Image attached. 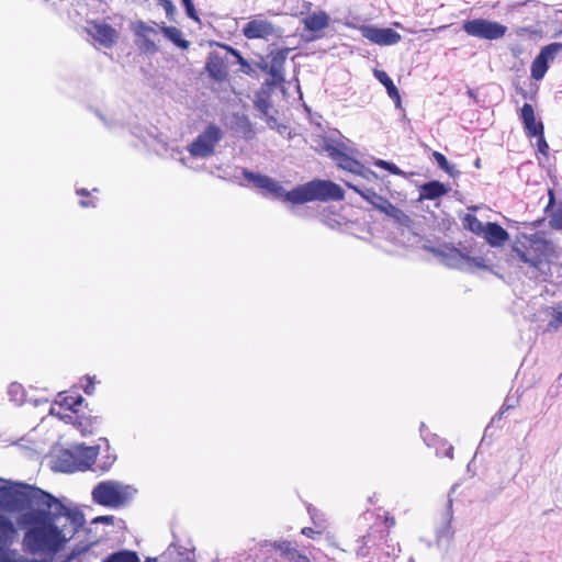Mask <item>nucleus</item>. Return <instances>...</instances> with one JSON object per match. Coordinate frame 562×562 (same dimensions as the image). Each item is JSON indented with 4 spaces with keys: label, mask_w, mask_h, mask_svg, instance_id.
Returning a JSON list of instances; mask_svg holds the SVG:
<instances>
[{
    "label": "nucleus",
    "mask_w": 562,
    "mask_h": 562,
    "mask_svg": "<svg viewBox=\"0 0 562 562\" xmlns=\"http://www.w3.org/2000/svg\"><path fill=\"white\" fill-rule=\"evenodd\" d=\"M301 533L308 538H314L315 535L319 533V531L314 530L312 527H304L302 528Z\"/></svg>",
    "instance_id": "obj_40"
},
{
    "label": "nucleus",
    "mask_w": 562,
    "mask_h": 562,
    "mask_svg": "<svg viewBox=\"0 0 562 562\" xmlns=\"http://www.w3.org/2000/svg\"><path fill=\"white\" fill-rule=\"evenodd\" d=\"M344 190L330 180H312L297 186L284 195V200L293 204H303L312 201H341Z\"/></svg>",
    "instance_id": "obj_2"
},
{
    "label": "nucleus",
    "mask_w": 562,
    "mask_h": 562,
    "mask_svg": "<svg viewBox=\"0 0 562 562\" xmlns=\"http://www.w3.org/2000/svg\"><path fill=\"white\" fill-rule=\"evenodd\" d=\"M87 31L94 41L106 48L114 46L119 40V32L104 22L90 21Z\"/></svg>",
    "instance_id": "obj_12"
},
{
    "label": "nucleus",
    "mask_w": 562,
    "mask_h": 562,
    "mask_svg": "<svg viewBox=\"0 0 562 562\" xmlns=\"http://www.w3.org/2000/svg\"><path fill=\"white\" fill-rule=\"evenodd\" d=\"M448 192L449 188L446 184L440 181L432 180L420 186L418 200H436L446 195Z\"/></svg>",
    "instance_id": "obj_17"
},
{
    "label": "nucleus",
    "mask_w": 562,
    "mask_h": 562,
    "mask_svg": "<svg viewBox=\"0 0 562 562\" xmlns=\"http://www.w3.org/2000/svg\"><path fill=\"white\" fill-rule=\"evenodd\" d=\"M324 150L328 154V156L333 159V160H337L339 159V156L345 151L340 148L339 145H336V144H333V143H326L324 145Z\"/></svg>",
    "instance_id": "obj_34"
},
{
    "label": "nucleus",
    "mask_w": 562,
    "mask_h": 562,
    "mask_svg": "<svg viewBox=\"0 0 562 562\" xmlns=\"http://www.w3.org/2000/svg\"><path fill=\"white\" fill-rule=\"evenodd\" d=\"M224 48L227 49V52H229L233 56H235L241 66H248L247 60L241 56V54L237 49L228 45H224Z\"/></svg>",
    "instance_id": "obj_39"
},
{
    "label": "nucleus",
    "mask_w": 562,
    "mask_h": 562,
    "mask_svg": "<svg viewBox=\"0 0 562 562\" xmlns=\"http://www.w3.org/2000/svg\"><path fill=\"white\" fill-rule=\"evenodd\" d=\"M243 175L245 179L252 182L257 188L266 191L267 193L271 194L274 198L284 200V195L288 192H284L282 186L274 179L248 170H245Z\"/></svg>",
    "instance_id": "obj_13"
},
{
    "label": "nucleus",
    "mask_w": 562,
    "mask_h": 562,
    "mask_svg": "<svg viewBox=\"0 0 562 562\" xmlns=\"http://www.w3.org/2000/svg\"><path fill=\"white\" fill-rule=\"evenodd\" d=\"M16 493L30 505L44 506L47 509L52 508L54 504L59 503L52 494L29 484H20Z\"/></svg>",
    "instance_id": "obj_10"
},
{
    "label": "nucleus",
    "mask_w": 562,
    "mask_h": 562,
    "mask_svg": "<svg viewBox=\"0 0 562 562\" xmlns=\"http://www.w3.org/2000/svg\"><path fill=\"white\" fill-rule=\"evenodd\" d=\"M223 132L215 124H210L198 135V137L188 146V151L192 157H210L214 154L216 144L222 139Z\"/></svg>",
    "instance_id": "obj_4"
},
{
    "label": "nucleus",
    "mask_w": 562,
    "mask_h": 562,
    "mask_svg": "<svg viewBox=\"0 0 562 562\" xmlns=\"http://www.w3.org/2000/svg\"><path fill=\"white\" fill-rule=\"evenodd\" d=\"M520 120L524 124L527 136L537 138L538 151L547 156L549 153V145L544 138V126L542 122L536 120L535 110L530 103H525L520 109Z\"/></svg>",
    "instance_id": "obj_6"
},
{
    "label": "nucleus",
    "mask_w": 562,
    "mask_h": 562,
    "mask_svg": "<svg viewBox=\"0 0 562 562\" xmlns=\"http://www.w3.org/2000/svg\"><path fill=\"white\" fill-rule=\"evenodd\" d=\"M351 189H353L363 200L369 202L375 210L379 212L389 201L386 198L378 194L373 190H360L357 187L348 184Z\"/></svg>",
    "instance_id": "obj_23"
},
{
    "label": "nucleus",
    "mask_w": 562,
    "mask_h": 562,
    "mask_svg": "<svg viewBox=\"0 0 562 562\" xmlns=\"http://www.w3.org/2000/svg\"><path fill=\"white\" fill-rule=\"evenodd\" d=\"M184 9H186V13L187 15L193 20L194 22H200V18H199V14L194 8V4H193V1L192 0H187L186 2H182Z\"/></svg>",
    "instance_id": "obj_35"
},
{
    "label": "nucleus",
    "mask_w": 562,
    "mask_h": 562,
    "mask_svg": "<svg viewBox=\"0 0 562 562\" xmlns=\"http://www.w3.org/2000/svg\"><path fill=\"white\" fill-rule=\"evenodd\" d=\"M205 69L210 77L222 82L227 79L226 57L221 56L217 52H211L207 56Z\"/></svg>",
    "instance_id": "obj_15"
},
{
    "label": "nucleus",
    "mask_w": 562,
    "mask_h": 562,
    "mask_svg": "<svg viewBox=\"0 0 562 562\" xmlns=\"http://www.w3.org/2000/svg\"><path fill=\"white\" fill-rule=\"evenodd\" d=\"M434 159L437 161L438 166L449 175H452V167L447 160L446 156L439 151L432 153Z\"/></svg>",
    "instance_id": "obj_33"
},
{
    "label": "nucleus",
    "mask_w": 562,
    "mask_h": 562,
    "mask_svg": "<svg viewBox=\"0 0 562 562\" xmlns=\"http://www.w3.org/2000/svg\"><path fill=\"white\" fill-rule=\"evenodd\" d=\"M103 562H140L134 551L122 550L110 554Z\"/></svg>",
    "instance_id": "obj_30"
},
{
    "label": "nucleus",
    "mask_w": 562,
    "mask_h": 562,
    "mask_svg": "<svg viewBox=\"0 0 562 562\" xmlns=\"http://www.w3.org/2000/svg\"><path fill=\"white\" fill-rule=\"evenodd\" d=\"M360 32L364 38L380 46L394 45L402 40L401 34L390 27L380 29L375 26L363 25L360 27Z\"/></svg>",
    "instance_id": "obj_11"
},
{
    "label": "nucleus",
    "mask_w": 562,
    "mask_h": 562,
    "mask_svg": "<svg viewBox=\"0 0 562 562\" xmlns=\"http://www.w3.org/2000/svg\"><path fill=\"white\" fill-rule=\"evenodd\" d=\"M83 380L86 381V384L82 385L85 393L88 394V395L93 394V392H94V378L86 375L83 378Z\"/></svg>",
    "instance_id": "obj_38"
},
{
    "label": "nucleus",
    "mask_w": 562,
    "mask_h": 562,
    "mask_svg": "<svg viewBox=\"0 0 562 562\" xmlns=\"http://www.w3.org/2000/svg\"><path fill=\"white\" fill-rule=\"evenodd\" d=\"M182 2H186L187 0H181Z\"/></svg>",
    "instance_id": "obj_47"
},
{
    "label": "nucleus",
    "mask_w": 562,
    "mask_h": 562,
    "mask_svg": "<svg viewBox=\"0 0 562 562\" xmlns=\"http://www.w3.org/2000/svg\"><path fill=\"white\" fill-rule=\"evenodd\" d=\"M336 162L339 168L357 175H360L363 169V165L346 151L339 156Z\"/></svg>",
    "instance_id": "obj_25"
},
{
    "label": "nucleus",
    "mask_w": 562,
    "mask_h": 562,
    "mask_svg": "<svg viewBox=\"0 0 562 562\" xmlns=\"http://www.w3.org/2000/svg\"><path fill=\"white\" fill-rule=\"evenodd\" d=\"M80 204H81L83 207H87V206L92 205V203H91L90 201H88V200H82V201L80 202Z\"/></svg>",
    "instance_id": "obj_44"
},
{
    "label": "nucleus",
    "mask_w": 562,
    "mask_h": 562,
    "mask_svg": "<svg viewBox=\"0 0 562 562\" xmlns=\"http://www.w3.org/2000/svg\"><path fill=\"white\" fill-rule=\"evenodd\" d=\"M555 319L558 323L562 324V312H559L557 315H555Z\"/></svg>",
    "instance_id": "obj_45"
},
{
    "label": "nucleus",
    "mask_w": 562,
    "mask_h": 562,
    "mask_svg": "<svg viewBox=\"0 0 562 562\" xmlns=\"http://www.w3.org/2000/svg\"><path fill=\"white\" fill-rule=\"evenodd\" d=\"M133 33L136 37L135 43L138 48L145 53H156L158 50L155 42L149 37L156 34V30L145 23L144 21H136L132 26Z\"/></svg>",
    "instance_id": "obj_14"
},
{
    "label": "nucleus",
    "mask_w": 562,
    "mask_h": 562,
    "mask_svg": "<svg viewBox=\"0 0 562 562\" xmlns=\"http://www.w3.org/2000/svg\"><path fill=\"white\" fill-rule=\"evenodd\" d=\"M482 236L492 247H502L509 239L508 232L495 222H488L485 224V229Z\"/></svg>",
    "instance_id": "obj_16"
},
{
    "label": "nucleus",
    "mask_w": 562,
    "mask_h": 562,
    "mask_svg": "<svg viewBox=\"0 0 562 562\" xmlns=\"http://www.w3.org/2000/svg\"><path fill=\"white\" fill-rule=\"evenodd\" d=\"M447 27V25H441V26H438L437 29H425L423 30L422 32L423 33H436L437 31H441V30H445Z\"/></svg>",
    "instance_id": "obj_43"
},
{
    "label": "nucleus",
    "mask_w": 562,
    "mask_h": 562,
    "mask_svg": "<svg viewBox=\"0 0 562 562\" xmlns=\"http://www.w3.org/2000/svg\"><path fill=\"white\" fill-rule=\"evenodd\" d=\"M462 224L465 229L477 236H482L485 229V225L473 214H465Z\"/></svg>",
    "instance_id": "obj_28"
},
{
    "label": "nucleus",
    "mask_w": 562,
    "mask_h": 562,
    "mask_svg": "<svg viewBox=\"0 0 562 562\" xmlns=\"http://www.w3.org/2000/svg\"><path fill=\"white\" fill-rule=\"evenodd\" d=\"M160 30L164 35L171 41L176 46L187 49L190 46V42L182 37V32L176 26H167L165 23L160 25Z\"/></svg>",
    "instance_id": "obj_24"
},
{
    "label": "nucleus",
    "mask_w": 562,
    "mask_h": 562,
    "mask_svg": "<svg viewBox=\"0 0 562 562\" xmlns=\"http://www.w3.org/2000/svg\"><path fill=\"white\" fill-rule=\"evenodd\" d=\"M443 454H445L447 458L452 459V458H453V447L449 445V446L445 449Z\"/></svg>",
    "instance_id": "obj_42"
},
{
    "label": "nucleus",
    "mask_w": 562,
    "mask_h": 562,
    "mask_svg": "<svg viewBox=\"0 0 562 562\" xmlns=\"http://www.w3.org/2000/svg\"><path fill=\"white\" fill-rule=\"evenodd\" d=\"M241 33L249 41H269L278 35V29L261 14H257L243 26Z\"/></svg>",
    "instance_id": "obj_7"
},
{
    "label": "nucleus",
    "mask_w": 562,
    "mask_h": 562,
    "mask_svg": "<svg viewBox=\"0 0 562 562\" xmlns=\"http://www.w3.org/2000/svg\"><path fill=\"white\" fill-rule=\"evenodd\" d=\"M78 194H85V195H88V193L82 189V190H78L77 191Z\"/></svg>",
    "instance_id": "obj_46"
},
{
    "label": "nucleus",
    "mask_w": 562,
    "mask_h": 562,
    "mask_svg": "<svg viewBox=\"0 0 562 562\" xmlns=\"http://www.w3.org/2000/svg\"><path fill=\"white\" fill-rule=\"evenodd\" d=\"M72 425L81 432L82 436L92 435L99 425L98 417L91 415L76 416Z\"/></svg>",
    "instance_id": "obj_22"
},
{
    "label": "nucleus",
    "mask_w": 562,
    "mask_h": 562,
    "mask_svg": "<svg viewBox=\"0 0 562 562\" xmlns=\"http://www.w3.org/2000/svg\"><path fill=\"white\" fill-rule=\"evenodd\" d=\"M550 227L562 231V210L552 213L549 221Z\"/></svg>",
    "instance_id": "obj_36"
},
{
    "label": "nucleus",
    "mask_w": 562,
    "mask_h": 562,
    "mask_svg": "<svg viewBox=\"0 0 562 562\" xmlns=\"http://www.w3.org/2000/svg\"><path fill=\"white\" fill-rule=\"evenodd\" d=\"M549 203L546 207V211H548L549 209H551L555 202V196H554V191L552 189H549Z\"/></svg>",
    "instance_id": "obj_41"
},
{
    "label": "nucleus",
    "mask_w": 562,
    "mask_h": 562,
    "mask_svg": "<svg viewBox=\"0 0 562 562\" xmlns=\"http://www.w3.org/2000/svg\"><path fill=\"white\" fill-rule=\"evenodd\" d=\"M547 248L544 241L530 239L524 248L515 246L513 251L522 262L538 269L547 260Z\"/></svg>",
    "instance_id": "obj_8"
},
{
    "label": "nucleus",
    "mask_w": 562,
    "mask_h": 562,
    "mask_svg": "<svg viewBox=\"0 0 562 562\" xmlns=\"http://www.w3.org/2000/svg\"><path fill=\"white\" fill-rule=\"evenodd\" d=\"M380 212L392 218L395 224L402 227L409 228L413 224L411 216L390 201L386 202Z\"/></svg>",
    "instance_id": "obj_18"
},
{
    "label": "nucleus",
    "mask_w": 562,
    "mask_h": 562,
    "mask_svg": "<svg viewBox=\"0 0 562 562\" xmlns=\"http://www.w3.org/2000/svg\"><path fill=\"white\" fill-rule=\"evenodd\" d=\"M133 488L115 481H103L92 491L93 501L106 507L125 505L133 496Z\"/></svg>",
    "instance_id": "obj_3"
},
{
    "label": "nucleus",
    "mask_w": 562,
    "mask_h": 562,
    "mask_svg": "<svg viewBox=\"0 0 562 562\" xmlns=\"http://www.w3.org/2000/svg\"><path fill=\"white\" fill-rule=\"evenodd\" d=\"M374 76L385 87L390 98L400 102V92L390 76L383 70H375Z\"/></svg>",
    "instance_id": "obj_27"
},
{
    "label": "nucleus",
    "mask_w": 562,
    "mask_h": 562,
    "mask_svg": "<svg viewBox=\"0 0 562 562\" xmlns=\"http://www.w3.org/2000/svg\"><path fill=\"white\" fill-rule=\"evenodd\" d=\"M304 29L308 32H319L329 25V16L325 11L314 12L303 20Z\"/></svg>",
    "instance_id": "obj_20"
},
{
    "label": "nucleus",
    "mask_w": 562,
    "mask_h": 562,
    "mask_svg": "<svg viewBox=\"0 0 562 562\" xmlns=\"http://www.w3.org/2000/svg\"><path fill=\"white\" fill-rule=\"evenodd\" d=\"M273 548L284 558L294 562H311L307 555L299 552L292 542L288 540L279 541L273 544Z\"/></svg>",
    "instance_id": "obj_19"
},
{
    "label": "nucleus",
    "mask_w": 562,
    "mask_h": 562,
    "mask_svg": "<svg viewBox=\"0 0 562 562\" xmlns=\"http://www.w3.org/2000/svg\"><path fill=\"white\" fill-rule=\"evenodd\" d=\"M376 167L387 170L392 175L404 176V172L393 162L379 159L374 164Z\"/></svg>",
    "instance_id": "obj_32"
},
{
    "label": "nucleus",
    "mask_w": 562,
    "mask_h": 562,
    "mask_svg": "<svg viewBox=\"0 0 562 562\" xmlns=\"http://www.w3.org/2000/svg\"><path fill=\"white\" fill-rule=\"evenodd\" d=\"M289 49H280L270 55V69L269 74L277 80H282L283 68L288 57Z\"/></svg>",
    "instance_id": "obj_21"
},
{
    "label": "nucleus",
    "mask_w": 562,
    "mask_h": 562,
    "mask_svg": "<svg viewBox=\"0 0 562 562\" xmlns=\"http://www.w3.org/2000/svg\"><path fill=\"white\" fill-rule=\"evenodd\" d=\"M57 405L60 409L70 411L76 413L77 406H80L83 402V397L79 394H59Z\"/></svg>",
    "instance_id": "obj_26"
},
{
    "label": "nucleus",
    "mask_w": 562,
    "mask_h": 562,
    "mask_svg": "<svg viewBox=\"0 0 562 562\" xmlns=\"http://www.w3.org/2000/svg\"><path fill=\"white\" fill-rule=\"evenodd\" d=\"M462 30L470 36L488 41L502 38L507 32L505 25L482 18L464 21Z\"/></svg>",
    "instance_id": "obj_5"
},
{
    "label": "nucleus",
    "mask_w": 562,
    "mask_h": 562,
    "mask_svg": "<svg viewBox=\"0 0 562 562\" xmlns=\"http://www.w3.org/2000/svg\"><path fill=\"white\" fill-rule=\"evenodd\" d=\"M16 533L13 522L5 516L0 515V542L11 540Z\"/></svg>",
    "instance_id": "obj_29"
},
{
    "label": "nucleus",
    "mask_w": 562,
    "mask_h": 562,
    "mask_svg": "<svg viewBox=\"0 0 562 562\" xmlns=\"http://www.w3.org/2000/svg\"><path fill=\"white\" fill-rule=\"evenodd\" d=\"M23 524L29 526L23 546L31 554L54 555L63 549L68 538L55 525L47 509H36L23 515Z\"/></svg>",
    "instance_id": "obj_1"
},
{
    "label": "nucleus",
    "mask_w": 562,
    "mask_h": 562,
    "mask_svg": "<svg viewBox=\"0 0 562 562\" xmlns=\"http://www.w3.org/2000/svg\"><path fill=\"white\" fill-rule=\"evenodd\" d=\"M562 52V43H551L541 48L531 63L530 72L535 80H541L549 69V64Z\"/></svg>",
    "instance_id": "obj_9"
},
{
    "label": "nucleus",
    "mask_w": 562,
    "mask_h": 562,
    "mask_svg": "<svg viewBox=\"0 0 562 562\" xmlns=\"http://www.w3.org/2000/svg\"><path fill=\"white\" fill-rule=\"evenodd\" d=\"M159 4L164 8L167 18L169 20H173L176 14V8L171 0H159Z\"/></svg>",
    "instance_id": "obj_37"
},
{
    "label": "nucleus",
    "mask_w": 562,
    "mask_h": 562,
    "mask_svg": "<svg viewBox=\"0 0 562 562\" xmlns=\"http://www.w3.org/2000/svg\"><path fill=\"white\" fill-rule=\"evenodd\" d=\"M97 452H98L97 448H93V447L86 448L83 451L85 460L80 461L75 469L81 470V471L90 469L91 465L94 463Z\"/></svg>",
    "instance_id": "obj_31"
}]
</instances>
